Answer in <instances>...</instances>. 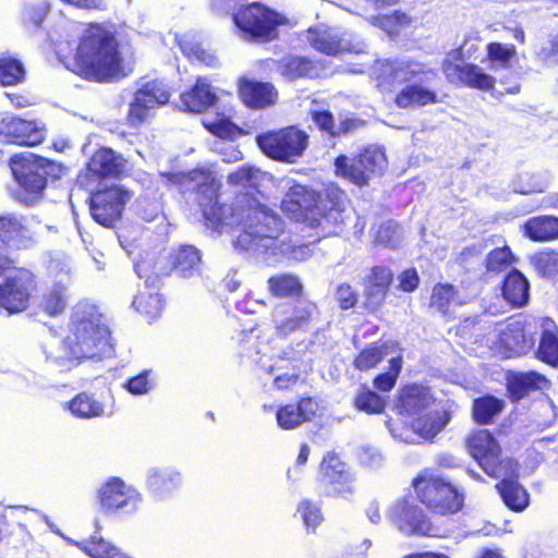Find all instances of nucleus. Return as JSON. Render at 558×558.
<instances>
[{"label": "nucleus", "mask_w": 558, "mask_h": 558, "mask_svg": "<svg viewBox=\"0 0 558 558\" xmlns=\"http://www.w3.org/2000/svg\"><path fill=\"white\" fill-rule=\"evenodd\" d=\"M159 180L166 186L178 185L185 190H195L206 225L214 230L221 232L226 226H242V232L233 241L239 251L247 252L267 263L279 253L296 262L312 256L311 244L290 246L279 240L283 230L282 220L251 195L242 194L236 196L232 205H221L218 202L220 185L209 170L161 172Z\"/></svg>", "instance_id": "nucleus-1"}, {"label": "nucleus", "mask_w": 558, "mask_h": 558, "mask_svg": "<svg viewBox=\"0 0 558 558\" xmlns=\"http://www.w3.org/2000/svg\"><path fill=\"white\" fill-rule=\"evenodd\" d=\"M65 34L54 40L56 53L65 68L80 76L108 83L128 76L133 66L121 54L114 33L102 24H90L78 43L71 38L76 25L68 23Z\"/></svg>", "instance_id": "nucleus-2"}, {"label": "nucleus", "mask_w": 558, "mask_h": 558, "mask_svg": "<svg viewBox=\"0 0 558 558\" xmlns=\"http://www.w3.org/2000/svg\"><path fill=\"white\" fill-rule=\"evenodd\" d=\"M54 342L46 349V360L61 372L72 369L82 360H102L113 353L108 320L99 306L89 301L73 307L68 336Z\"/></svg>", "instance_id": "nucleus-3"}, {"label": "nucleus", "mask_w": 558, "mask_h": 558, "mask_svg": "<svg viewBox=\"0 0 558 558\" xmlns=\"http://www.w3.org/2000/svg\"><path fill=\"white\" fill-rule=\"evenodd\" d=\"M282 209L292 219L304 220L317 229V236L337 234L348 218L347 194L338 186L328 185L320 193L294 185L282 201Z\"/></svg>", "instance_id": "nucleus-4"}, {"label": "nucleus", "mask_w": 558, "mask_h": 558, "mask_svg": "<svg viewBox=\"0 0 558 558\" xmlns=\"http://www.w3.org/2000/svg\"><path fill=\"white\" fill-rule=\"evenodd\" d=\"M9 166L20 189L15 198L26 205H33L43 193L48 177L57 179L62 172L60 165L28 151L12 156Z\"/></svg>", "instance_id": "nucleus-5"}, {"label": "nucleus", "mask_w": 558, "mask_h": 558, "mask_svg": "<svg viewBox=\"0 0 558 558\" xmlns=\"http://www.w3.org/2000/svg\"><path fill=\"white\" fill-rule=\"evenodd\" d=\"M236 0H214L211 8L219 14H232L234 24L245 39L269 41L277 37V27L286 19L259 3L236 11Z\"/></svg>", "instance_id": "nucleus-6"}, {"label": "nucleus", "mask_w": 558, "mask_h": 558, "mask_svg": "<svg viewBox=\"0 0 558 558\" xmlns=\"http://www.w3.org/2000/svg\"><path fill=\"white\" fill-rule=\"evenodd\" d=\"M466 446L487 475L496 478L515 475L517 462L512 459H500V446L488 430L474 432L469 436Z\"/></svg>", "instance_id": "nucleus-7"}, {"label": "nucleus", "mask_w": 558, "mask_h": 558, "mask_svg": "<svg viewBox=\"0 0 558 558\" xmlns=\"http://www.w3.org/2000/svg\"><path fill=\"white\" fill-rule=\"evenodd\" d=\"M387 166V158L380 147L371 146L356 158L349 159L341 155L335 160L337 175L363 186L367 184L372 174H380Z\"/></svg>", "instance_id": "nucleus-8"}, {"label": "nucleus", "mask_w": 558, "mask_h": 558, "mask_svg": "<svg viewBox=\"0 0 558 558\" xmlns=\"http://www.w3.org/2000/svg\"><path fill=\"white\" fill-rule=\"evenodd\" d=\"M414 488L421 501L437 513H456L463 506V496L440 477H418Z\"/></svg>", "instance_id": "nucleus-9"}, {"label": "nucleus", "mask_w": 558, "mask_h": 558, "mask_svg": "<svg viewBox=\"0 0 558 558\" xmlns=\"http://www.w3.org/2000/svg\"><path fill=\"white\" fill-rule=\"evenodd\" d=\"M318 308L308 300L282 303L275 307L272 322L277 335L287 337L292 332L307 331L318 319Z\"/></svg>", "instance_id": "nucleus-10"}, {"label": "nucleus", "mask_w": 558, "mask_h": 558, "mask_svg": "<svg viewBox=\"0 0 558 558\" xmlns=\"http://www.w3.org/2000/svg\"><path fill=\"white\" fill-rule=\"evenodd\" d=\"M388 517L391 523L405 535L433 536L437 533V529L413 497L395 501Z\"/></svg>", "instance_id": "nucleus-11"}, {"label": "nucleus", "mask_w": 558, "mask_h": 558, "mask_svg": "<svg viewBox=\"0 0 558 558\" xmlns=\"http://www.w3.org/2000/svg\"><path fill=\"white\" fill-rule=\"evenodd\" d=\"M33 243L27 218L17 213L0 215V271L10 269L14 260L9 256V250H22Z\"/></svg>", "instance_id": "nucleus-12"}, {"label": "nucleus", "mask_w": 558, "mask_h": 558, "mask_svg": "<svg viewBox=\"0 0 558 558\" xmlns=\"http://www.w3.org/2000/svg\"><path fill=\"white\" fill-rule=\"evenodd\" d=\"M318 487L320 494L347 497L354 492V475L349 465L337 454L327 453L319 465Z\"/></svg>", "instance_id": "nucleus-13"}, {"label": "nucleus", "mask_w": 558, "mask_h": 558, "mask_svg": "<svg viewBox=\"0 0 558 558\" xmlns=\"http://www.w3.org/2000/svg\"><path fill=\"white\" fill-rule=\"evenodd\" d=\"M259 148L269 157L282 161L301 156L307 146V135L295 128L260 134L256 137Z\"/></svg>", "instance_id": "nucleus-14"}, {"label": "nucleus", "mask_w": 558, "mask_h": 558, "mask_svg": "<svg viewBox=\"0 0 558 558\" xmlns=\"http://www.w3.org/2000/svg\"><path fill=\"white\" fill-rule=\"evenodd\" d=\"M33 274L25 268H16L0 279V310L15 314L26 310L34 291Z\"/></svg>", "instance_id": "nucleus-15"}, {"label": "nucleus", "mask_w": 558, "mask_h": 558, "mask_svg": "<svg viewBox=\"0 0 558 558\" xmlns=\"http://www.w3.org/2000/svg\"><path fill=\"white\" fill-rule=\"evenodd\" d=\"M97 496L104 509L124 513H134L143 501V495L136 487L117 476L105 481L98 488Z\"/></svg>", "instance_id": "nucleus-16"}, {"label": "nucleus", "mask_w": 558, "mask_h": 558, "mask_svg": "<svg viewBox=\"0 0 558 558\" xmlns=\"http://www.w3.org/2000/svg\"><path fill=\"white\" fill-rule=\"evenodd\" d=\"M129 199V193L119 186L98 191L90 197V214L99 225L110 227L121 217Z\"/></svg>", "instance_id": "nucleus-17"}, {"label": "nucleus", "mask_w": 558, "mask_h": 558, "mask_svg": "<svg viewBox=\"0 0 558 558\" xmlns=\"http://www.w3.org/2000/svg\"><path fill=\"white\" fill-rule=\"evenodd\" d=\"M170 92L166 84L151 81L144 84L134 95L130 105L129 120L137 125L148 119L150 110L166 105L169 101Z\"/></svg>", "instance_id": "nucleus-18"}, {"label": "nucleus", "mask_w": 558, "mask_h": 558, "mask_svg": "<svg viewBox=\"0 0 558 558\" xmlns=\"http://www.w3.org/2000/svg\"><path fill=\"white\" fill-rule=\"evenodd\" d=\"M45 138L44 130L35 121L15 116H0V142L21 146H35Z\"/></svg>", "instance_id": "nucleus-19"}, {"label": "nucleus", "mask_w": 558, "mask_h": 558, "mask_svg": "<svg viewBox=\"0 0 558 558\" xmlns=\"http://www.w3.org/2000/svg\"><path fill=\"white\" fill-rule=\"evenodd\" d=\"M181 472L172 466H153L146 471L145 486L157 500L171 498L182 486Z\"/></svg>", "instance_id": "nucleus-20"}, {"label": "nucleus", "mask_w": 558, "mask_h": 558, "mask_svg": "<svg viewBox=\"0 0 558 558\" xmlns=\"http://www.w3.org/2000/svg\"><path fill=\"white\" fill-rule=\"evenodd\" d=\"M442 70L448 81L454 84L481 90H489L495 85V78L476 64H454L449 59H445Z\"/></svg>", "instance_id": "nucleus-21"}, {"label": "nucleus", "mask_w": 558, "mask_h": 558, "mask_svg": "<svg viewBox=\"0 0 558 558\" xmlns=\"http://www.w3.org/2000/svg\"><path fill=\"white\" fill-rule=\"evenodd\" d=\"M257 339L258 335L255 332V330H250L248 332H245L243 335V338L240 340L242 354L246 355L248 359L253 360L256 363H260V367L264 368L267 373L274 374V384L278 389H288L295 385V383L299 379V374L295 371H293L292 373L276 374V372H279L282 368V366L277 364L268 365L266 363H263L262 359H255V355L262 353V349L257 344Z\"/></svg>", "instance_id": "nucleus-22"}, {"label": "nucleus", "mask_w": 558, "mask_h": 558, "mask_svg": "<svg viewBox=\"0 0 558 558\" xmlns=\"http://www.w3.org/2000/svg\"><path fill=\"white\" fill-rule=\"evenodd\" d=\"M392 280V272L384 266L372 268L364 279L365 306L376 311L385 301L387 291Z\"/></svg>", "instance_id": "nucleus-23"}, {"label": "nucleus", "mask_w": 558, "mask_h": 558, "mask_svg": "<svg viewBox=\"0 0 558 558\" xmlns=\"http://www.w3.org/2000/svg\"><path fill=\"white\" fill-rule=\"evenodd\" d=\"M495 345L498 352L507 357L523 354L527 349L523 327L519 322L500 325Z\"/></svg>", "instance_id": "nucleus-24"}, {"label": "nucleus", "mask_w": 558, "mask_h": 558, "mask_svg": "<svg viewBox=\"0 0 558 558\" xmlns=\"http://www.w3.org/2000/svg\"><path fill=\"white\" fill-rule=\"evenodd\" d=\"M317 411V403L311 399H301L298 403L287 404L278 409L276 417L283 429H293L306 421H311Z\"/></svg>", "instance_id": "nucleus-25"}, {"label": "nucleus", "mask_w": 558, "mask_h": 558, "mask_svg": "<svg viewBox=\"0 0 558 558\" xmlns=\"http://www.w3.org/2000/svg\"><path fill=\"white\" fill-rule=\"evenodd\" d=\"M383 75L388 74L391 83H407L418 80H429L435 73L425 64L415 61H393L383 64Z\"/></svg>", "instance_id": "nucleus-26"}, {"label": "nucleus", "mask_w": 558, "mask_h": 558, "mask_svg": "<svg viewBox=\"0 0 558 558\" xmlns=\"http://www.w3.org/2000/svg\"><path fill=\"white\" fill-rule=\"evenodd\" d=\"M433 402L434 398L426 387L413 385L402 389L397 407L401 414L420 416Z\"/></svg>", "instance_id": "nucleus-27"}, {"label": "nucleus", "mask_w": 558, "mask_h": 558, "mask_svg": "<svg viewBox=\"0 0 558 558\" xmlns=\"http://www.w3.org/2000/svg\"><path fill=\"white\" fill-rule=\"evenodd\" d=\"M243 102L254 109H263L276 102L278 94L269 83L243 81L240 86Z\"/></svg>", "instance_id": "nucleus-28"}, {"label": "nucleus", "mask_w": 558, "mask_h": 558, "mask_svg": "<svg viewBox=\"0 0 558 558\" xmlns=\"http://www.w3.org/2000/svg\"><path fill=\"white\" fill-rule=\"evenodd\" d=\"M125 169V160L112 149L97 150L88 162V171L101 178H119Z\"/></svg>", "instance_id": "nucleus-29"}, {"label": "nucleus", "mask_w": 558, "mask_h": 558, "mask_svg": "<svg viewBox=\"0 0 558 558\" xmlns=\"http://www.w3.org/2000/svg\"><path fill=\"white\" fill-rule=\"evenodd\" d=\"M63 409L80 420H92L107 414L105 403L97 399L94 393L89 392L77 393L63 404Z\"/></svg>", "instance_id": "nucleus-30"}, {"label": "nucleus", "mask_w": 558, "mask_h": 558, "mask_svg": "<svg viewBox=\"0 0 558 558\" xmlns=\"http://www.w3.org/2000/svg\"><path fill=\"white\" fill-rule=\"evenodd\" d=\"M217 96L206 78H198L192 90L181 95V106L190 112H203L211 107Z\"/></svg>", "instance_id": "nucleus-31"}, {"label": "nucleus", "mask_w": 558, "mask_h": 558, "mask_svg": "<svg viewBox=\"0 0 558 558\" xmlns=\"http://www.w3.org/2000/svg\"><path fill=\"white\" fill-rule=\"evenodd\" d=\"M450 418V412L446 409L429 411L414 418L412 429L423 439H433L446 427Z\"/></svg>", "instance_id": "nucleus-32"}, {"label": "nucleus", "mask_w": 558, "mask_h": 558, "mask_svg": "<svg viewBox=\"0 0 558 558\" xmlns=\"http://www.w3.org/2000/svg\"><path fill=\"white\" fill-rule=\"evenodd\" d=\"M542 337L537 350V356L543 362L551 365H558V326L550 318H544L542 322Z\"/></svg>", "instance_id": "nucleus-33"}, {"label": "nucleus", "mask_w": 558, "mask_h": 558, "mask_svg": "<svg viewBox=\"0 0 558 558\" xmlns=\"http://www.w3.org/2000/svg\"><path fill=\"white\" fill-rule=\"evenodd\" d=\"M308 41L318 51L335 56L343 51L361 52L363 48H353L331 31H308Z\"/></svg>", "instance_id": "nucleus-34"}, {"label": "nucleus", "mask_w": 558, "mask_h": 558, "mask_svg": "<svg viewBox=\"0 0 558 558\" xmlns=\"http://www.w3.org/2000/svg\"><path fill=\"white\" fill-rule=\"evenodd\" d=\"M530 294L527 279L517 269L511 270L504 281L502 295L513 306L526 304Z\"/></svg>", "instance_id": "nucleus-35"}, {"label": "nucleus", "mask_w": 558, "mask_h": 558, "mask_svg": "<svg viewBox=\"0 0 558 558\" xmlns=\"http://www.w3.org/2000/svg\"><path fill=\"white\" fill-rule=\"evenodd\" d=\"M437 101V95L434 90L412 83L400 90L396 97V104L400 108L424 107Z\"/></svg>", "instance_id": "nucleus-36"}, {"label": "nucleus", "mask_w": 558, "mask_h": 558, "mask_svg": "<svg viewBox=\"0 0 558 558\" xmlns=\"http://www.w3.org/2000/svg\"><path fill=\"white\" fill-rule=\"evenodd\" d=\"M546 378L537 372L512 373L508 376V390L512 398L522 399L530 390L542 389Z\"/></svg>", "instance_id": "nucleus-37"}, {"label": "nucleus", "mask_w": 558, "mask_h": 558, "mask_svg": "<svg viewBox=\"0 0 558 558\" xmlns=\"http://www.w3.org/2000/svg\"><path fill=\"white\" fill-rule=\"evenodd\" d=\"M524 233L533 241L544 242L558 238V218L538 216L524 223Z\"/></svg>", "instance_id": "nucleus-38"}, {"label": "nucleus", "mask_w": 558, "mask_h": 558, "mask_svg": "<svg viewBox=\"0 0 558 558\" xmlns=\"http://www.w3.org/2000/svg\"><path fill=\"white\" fill-rule=\"evenodd\" d=\"M201 254L190 245L181 246L173 256V270L183 278H191L201 272Z\"/></svg>", "instance_id": "nucleus-39"}, {"label": "nucleus", "mask_w": 558, "mask_h": 558, "mask_svg": "<svg viewBox=\"0 0 558 558\" xmlns=\"http://www.w3.org/2000/svg\"><path fill=\"white\" fill-rule=\"evenodd\" d=\"M464 302L458 295L457 290L451 284H437L433 289L430 306L436 308L442 315H452L457 307Z\"/></svg>", "instance_id": "nucleus-40"}, {"label": "nucleus", "mask_w": 558, "mask_h": 558, "mask_svg": "<svg viewBox=\"0 0 558 558\" xmlns=\"http://www.w3.org/2000/svg\"><path fill=\"white\" fill-rule=\"evenodd\" d=\"M504 502L512 510L522 511L529 505V494L514 480L504 478L496 485Z\"/></svg>", "instance_id": "nucleus-41"}, {"label": "nucleus", "mask_w": 558, "mask_h": 558, "mask_svg": "<svg viewBox=\"0 0 558 558\" xmlns=\"http://www.w3.org/2000/svg\"><path fill=\"white\" fill-rule=\"evenodd\" d=\"M69 303L65 283H54L43 294L40 307L49 316H58L66 308Z\"/></svg>", "instance_id": "nucleus-42"}, {"label": "nucleus", "mask_w": 558, "mask_h": 558, "mask_svg": "<svg viewBox=\"0 0 558 558\" xmlns=\"http://www.w3.org/2000/svg\"><path fill=\"white\" fill-rule=\"evenodd\" d=\"M74 544L92 558H126V555L116 545L102 537L93 536Z\"/></svg>", "instance_id": "nucleus-43"}, {"label": "nucleus", "mask_w": 558, "mask_h": 558, "mask_svg": "<svg viewBox=\"0 0 558 558\" xmlns=\"http://www.w3.org/2000/svg\"><path fill=\"white\" fill-rule=\"evenodd\" d=\"M281 74L288 80L313 77L317 74L315 64L302 57H287L280 61Z\"/></svg>", "instance_id": "nucleus-44"}, {"label": "nucleus", "mask_w": 558, "mask_h": 558, "mask_svg": "<svg viewBox=\"0 0 558 558\" xmlns=\"http://www.w3.org/2000/svg\"><path fill=\"white\" fill-rule=\"evenodd\" d=\"M549 184V178L546 173L541 172H521L512 182L515 193L531 194L542 193Z\"/></svg>", "instance_id": "nucleus-45"}, {"label": "nucleus", "mask_w": 558, "mask_h": 558, "mask_svg": "<svg viewBox=\"0 0 558 558\" xmlns=\"http://www.w3.org/2000/svg\"><path fill=\"white\" fill-rule=\"evenodd\" d=\"M133 307L149 319H154L160 315L163 300L157 291H142L134 298Z\"/></svg>", "instance_id": "nucleus-46"}, {"label": "nucleus", "mask_w": 558, "mask_h": 558, "mask_svg": "<svg viewBox=\"0 0 558 558\" xmlns=\"http://www.w3.org/2000/svg\"><path fill=\"white\" fill-rule=\"evenodd\" d=\"M502 408L504 401L486 396L474 401L473 415L477 423L488 424L495 415L501 412Z\"/></svg>", "instance_id": "nucleus-47"}, {"label": "nucleus", "mask_w": 558, "mask_h": 558, "mask_svg": "<svg viewBox=\"0 0 558 558\" xmlns=\"http://www.w3.org/2000/svg\"><path fill=\"white\" fill-rule=\"evenodd\" d=\"M25 70L20 60L9 56H0V84L15 85L24 80Z\"/></svg>", "instance_id": "nucleus-48"}, {"label": "nucleus", "mask_w": 558, "mask_h": 558, "mask_svg": "<svg viewBox=\"0 0 558 558\" xmlns=\"http://www.w3.org/2000/svg\"><path fill=\"white\" fill-rule=\"evenodd\" d=\"M178 45L181 51L190 59L199 61L207 66H216L218 60L215 54L205 50L199 43L187 37L178 38Z\"/></svg>", "instance_id": "nucleus-49"}, {"label": "nucleus", "mask_w": 558, "mask_h": 558, "mask_svg": "<svg viewBox=\"0 0 558 558\" xmlns=\"http://www.w3.org/2000/svg\"><path fill=\"white\" fill-rule=\"evenodd\" d=\"M268 288L274 295L293 296L301 293L302 284L295 276L280 275L269 278Z\"/></svg>", "instance_id": "nucleus-50"}, {"label": "nucleus", "mask_w": 558, "mask_h": 558, "mask_svg": "<svg viewBox=\"0 0 558 558\" xmlns=\"http://www.w3.org/2000/svg\"><path fill=\"white\" fill-rule=\"evenodd\" d=\"M157 383V376L153 369H145L131 377L123 384V388L126 389L133 396H143L149 393L155 389Z\"/></svg>", "instance_id": "nucleus-51"}, {"label": "nucleus", "mask_w": 558, "mask_h": 558, "mask_svg": "<svg viewBox=\"0 0 558 558\" xmlns=\"http://www.w3.org/2000/svg\"><path fill=\"white\" fill-rule=\"evenodd\" d=\"M534 270L542 277L553 278L558 275V252H539L530 258Z\"/></svg>", "instance_id": "nucleus-52"}, {"label": "nucleus", "mask_w": 558, "mask_h": 558, "mask_svg": "<svg viewBox=\"0 0 558 558\" xmlns=\"http://www.w3.org/2000/svg\"><path fill=\"white\" fill-rule=\"evenodd\" d=\"M354 405L357 410L367 414H377L384 411L386 403L375 391L363 387L354 398Z\"/></svg>", "instance_id": "nucleus-53"}, {"label": "nucleus", "mask_w": 558, "mask_h": 558, "mask_svg": "<svg viewBox=\"0 0 558 558\" xmlns=\"http://www.w3.org/2000/svg\"><path fill=\"white\" fill-rule=\"evenodd\" d=\"M298 513L300 514L307 532H315L324 521L320 506L308 499H304L299 502Z\"/></svg>", "instance_id": "nucleus-54"}, {"label": "nucleus", "mask_w": 558, "mask_h": 558, "mask_svg": "<svg viewBox=\"0 0 558 558\" xmlns=\"http://www.w3.org/2000/svg\"><path fill=\"white\" fill-rule=\"evenodd\" d=\"M388 354V345H373L363 350L354 361L360 371H366L376 366Z\"/></svg>", "instance_id": "nucleus-55"}, {"label": "nucleus", "mask_w": 558, "mask_h": 558, "mask_svg": "<svg viewBox=\"0 0 558 558\" xmlns=\"http://www.w3.org/2000/svg\"><path fill=\"white\" fill-rule=\"evenodd\" d=\"M513 260V255L508 246L493 250L486 257V269L489 272L504 271Z\"/></svg>", "instance_id": "nucleus-56"}, {"label": "nucleus", "mask_w": 558, "mask_h": 558, "mask_svg": "<svg viewBox=\"0 0 558 558\" xmlns=\"http://www.w3.org/2000/svg\"><path fill=\"white\" fill-rule=\"evenodd\" d=\"M390 368L387 373L378 375L375 380V387L380 391H389L393 388L397 377L402 367V360L400 356L392 357L390 361Z\"/></svg>", "instance_id": "nucleus-57"}, {"label": "nucleus", "mask_w": 558, "mask_h": 558, "mask_svg": "<svg viewBox=\"0 0 558 558\" xmlns=\"http://www.w3.org/2000/svg\"><path fill=\"white\" fill-rule=\"evenodd\" d=\"M488 57L500 66L507 68L515 54V48L510 44L492 43L487 46Z\"/></svg>", "instance_id": "nucleus-58"}, {"label": "nucleus", "mask_w": 558, "mask_h": 558, "mask_svg": "<svg viewBox=\"0 0 558 558\" xmlns=\"http://www.w3.org/2000/svg\"><path fill=\"white\" fill-rule=\"evenodd\" d=\"M48 271L56 280V283H65L68 287L71 281V266L66 258H53L49 262Z\"/></svg>", "instance_id": "nucleus-59"}, {"label": "nucleus", "mask_w": 558, "mask_h": 558, "mask_svg": "<svg viewBox=\"0 0 558 558\" xmlns=\"http://www.w3.org/2000/svg\"><path fill=\"white\" fill-rule=\"evenodd\" d=\"M204 126L213 134L221 137H231L235 132V125L226 118L204 119Z\"/></svg>", "instance_id": "nucleus-60"}, {"label": "nucleus", "mask_w": 558, "mask_h": 558, "mask_svg": "<svg viewBox=\"0 0 558 558\" xmlns=\"http://www.w3.org/2000/svg\"><path fill=\"white\" fill-rule=\"evenodd\" d=\"M399 226L392 221H389L379 227L376 232L375 240L376 242L386 246L395 247L399 241Z\"/></svg>", "instance_id": "nucleus-61"}, {"label": "nucleus", "mask_w": 558, "mask_h": 558, "mask_svg": "<svg viewBox=\"0 0 558 558\" xmlns=\"http://www.w3.org/2000/svg\"><path fill=\"white\" fill-rule=\"evenodd\" d=\"M258 173L259 170L252 166H242L229 174L228 181L236 185H246L253 183Z\"/></svg>", "instance_id": "nucleus-62"}, {"label": "nucleus", "mask_w": 558, "mask_h": 558, "mask_svg": "<svg viewBox=\"0 0 558 558\" xmlns=\"http://www.w3.org/2000/svg\"><path fill=\"white\" fill-rule=\"evenodd\" d=\"M335 298L342 310L352 308L357 303V293L348 283L338 286Z\"/></svg>", "instance_id": "nucleus-63"}, {"label": "nucleus", "mask_w": 558, "mask_h": 558, "mask_svg": "<svg viewBox=\"0 0 558 558\" xmlns=\"http://www.w3.org/2000/svg\"><path fill=\"white\" fill-rule=\"evenodd\" d=\"M312 117L316 125L327 132L329 135L335 136L337 124L333 121V117L329 111H314Z\"/></svg>", "instance_id": "nucleus-64"}]
</instances>
